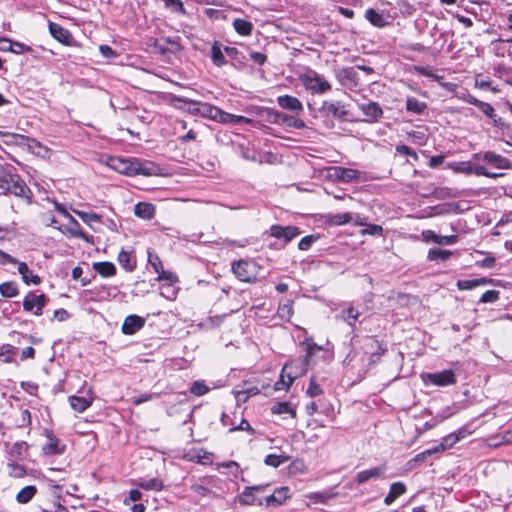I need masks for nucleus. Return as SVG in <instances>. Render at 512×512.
<instances>
[{
	"label": "nucleus",
	"mask_w": 512,
	"mask_h": 512,
	"mask_svg": "<svg viewBox=\"0 0 512 512\" xmlns=\"http://www.w3.org/2000/svg\"><path fill=\"white\" fill-rule=\"evenodd\" d=\"M10 164L0 163V189L3 195H14L23 198L27 204L33 201V193L22 177L14 172Z\"/></svg>",
	"instance_id": "f257e3e1"
},
{
	"label": "nucleus",
	"mask_w": 512,
	"mask_h": 512,
	"mask_svg": "<svg viewBox=\"0 0 512 512\" xmlns=\"http://www.w3.org/2000/svg\"><path fill=\"white\" fill-rule=\"evenodd\" d=\"M305 351L303 360H291L283 366L281 379L275 384L276 390L282 389L280 385L288 388L297 377L306 373L307 368L313 364L312 358L316 353L308 346H305Z\"/></svg>",
	"instance_id": "f03ea898"
},
{
	"label": "nucleus",
	"mask_w": 512,
	"mask_h": 512,
	"mask_svg": "<svg viewBox=\"0 0 512 512\" xmlns=\"http://www.w3.org/2000/svg\"><path fill=\"white\" fill-rule=\"evenodd\" d=\"M204 112L203 114L207 115L210 119L228 124V123H234V124H249L251 123V119L247 118L245 116L241 115H234L228 112L223 111L222 109L209 105L204 104L203 105Z\"/></svg>",
	"instance_id": "7ed1b4c3"
},
{
	"label": "nucleus",
	"mask_w": 512,
	"mask_h": 512,
	"mask_svg": "<svg viewBox=\"0 0 512 512\" xmlns=\"http://www.w3.org/2000/svg\"><path fill=\"white\" fill-rule=\"evenodd\" d=\"M301 81L307 90L317 94H323L331 89L330 83L316 71L303 75Z\"/></svg>",
	"instance_id": "20e7f679"
},
{
	"label": "nucleus",
	"mask_w": 512,
	"mask_h": 512,
	"mask_svg": "<svg viewBox=\"0 0 512 512\" xmlns=\"http://www.w3.org/2000/svg\"><path fill=\"white\" fill-rule=\"evenodd\" d=\"M319 111L325 117H332L342 122L348 121L349 111L340 101H324Z\"/></svg>",
	"instance_id": "39448f33"
},
{
	"label": "nucleus",
	"mask_w": 512,
	"mask_h": 512,
	"mask_svg": "<svg viewBox=\"0 0 512 512\" xmlns=\"http://www.w3.org/2000/svg\"><path fill=\"white\" fill-rule=\"evenodd\" d=\"M425 384L445 387L456 383V377L453 370H443L440 372L427 373L422 375Z\"/></svg>",
	"instance_id": "423d86ee"
},
{
	"label": "nucleus",
	"mask_w": 512,
	"mask_h": 512,
	"mask_svg": "<svg viewBox=\"0 0 512 512\" xmlns=\"http://www.w3.org/2000/svg\"><path fill=\"white\" fill-rule=\"evenodd\" d=\"M269 487V484H260L254 486L245 487L241 494L238 495V502L241 505L252 506V505H263L262 499L256 497V493H262Z\"/></svg>",
	"instance_id": "0eeeda50"
},
{
	"label": "nucleus",
	"mask_w": 512,
	"mask_h": 512,
	"mask_svg": "<svg viewBox=\"0 0 512 512\" xmlns=\"http://www.w3.org/2000/svg\"><path fill=\"white\" fill-rule=\"evenodd\" d=\"M48 298L45 294L36 295L29 292L23 299V309L27 312H32L36 316L43 314V309L46 306Z\"/></svg>",
	"instance_id": "6e6552de"
},
{
	"label": "nucleus",
	"mask_w": 512,
	"mask_h": 512,
	"mask_svg": "<svg viewBox=\"0 0 512 512\" xmlns=\"http://www.w3.org/2000/svg\"><path fill=\"white\" fill-rule=\"evenodd\" d=\"M232 271L242 282H252L256 279L255 266L252 262L246 260L234 261Z\"/></svg>",
	"instance_id": "1a4fd4ad"
},
{
	"label": "nucleus",
	"mask_w": 512,
	"mask_h": 512,
	"mask_svg": "<svg viewBox=\"0 0 512 512\" xmlns=\"http://www.w3.org/2000/svg\"><path fill=\"white\" fill-rule=\"evenodd\" d=\"M359 109L365 115V122L376 123L383 117V109L378 102L369 101L368 103L358 104Z\"/></svg>",
	"instance_id": "9d476101"
},
{
	"label": "nucleus",
	"mask_w": 512,
	"mask_h": 512,
	"mask_svg": "<svg viewBox=\"0 0 512 512\" xmlns=\"http://www.w3.org/2000/svg\"><path fill=\"white\" fill-rule=\"evenodd\" d=\"M301 234V230L296 226L272 225L270 227V235L277 239H283L286 243L293 240Z\"/></svg>",
	"instance_id": "9b49d317"
},
{
	"label": "nucleus",
	"mask_w": 512,
	"mask_h": 512,
	"mask_svg": "<svg viewBox=\"0 0 512 512\" xmlns=\"http://www.w3.org/2000/svg\"><path fill=\"white\" fill-rule=\"evenodd\" d=\"M133 165V176H156L161 173L160 166L151 161L134 159Z\"/></svg>",
	"instance_id": "f8f14e48"
},
{
	"label": "nucleus",
	"mask_w": 512,
	"mask_h": 512,
	"mask_svg": "<svg viewBox=\"0 0 512 512\" xmlns=\"http://www.w3.org/2000/svg\"><path fill=\"white\" fill-rule=\"evenodd\" d=\"M277 104L281 109L290 111L296 115H301L304 111L302 102L297 97L288 94L278 96Z\"/></svg>",
	"instance_id": "ddd939ff"
},
{
	"label": "nucleus",
	"mask_w": 512,
	"mask_h": 512,
	"mask_svg": "<svg viewBox=\"0 0 512 512\" xmlns=\"http://www.w3.org/2000/svg\"><path fill=\"white\" fill-rule=\"evenodd\" d=\"M134 159H124L120 157H110L107 165L120 174L133 176Z\"/></svg>",
	"instance_id": "4468645a"
},
{
	"label": "nucleus",
	"mask_w": 512,
	"mask_h": 512,
	"mask_svg": "<svg viewBox=\"0 0 512 512\" xmlns=\"http://www.w3.org/2000/svg\"><path fill=\"white\" fill-rule=\"evenodd\" d=\"M329 175L344 183H350L359 179V172L357 170L340 166L332 167Z\"/></svg>",
	"instance_id": "2eb2a0df"
},
{
	"label": "nucleus",
	"mask_w": 512,
	"mask_h": 512,
	"mask_svg": "<svg viewBox=\"0 0 512 512\" xmlns=\"http://www.w3.org/2000/svg\"><path fill=\"white\" fill-rule=\"evenodd\" d=\"M386 471H387V465L386 464H382V465L377 466V467H373V468H370V469L362 470V471L357 473V475H356V482L359 485H361V484H364V483L368 482L371 479L382 478V477L385 476Z\"/></svg>",
	"instance_id": "dca6fc26"
},
{
	"label": "nucleus",
	"mask_w": 512,
	"mask_h": 512,
	"mask_svg": "<svg viewBox=\"0 0 512 512\" xmlns=\"http://www.w3.org/2000/svg\"><path fill=\"white\" fill-rule=\"evenodd\" d=\"M48 28L51 36L64 45H70L73 37L70 31L58 23L49 21Z\"/></svg>",
	"instance_id": "f3484780"
},
{
	"label": "nucleus",
	"mask_w": 512,
	"mask_h": 512,
	"mask_svg": "<svg viewBox=\"0 0 512 512\" xmlns=\"http://www.w3.org/2000/svg\"><path fill=\"white\" fill-rule=\"evenodd\" d=\"M482 160L492 164L494 167L498 169H511L512 161L506 157H503L500 154H497L493 151H486L483 153Z\"/></svg>",
	"instance_id": "a211bd4d"
},
{
	"label": "nucleus",
	"mask_w": 512,
	"mask_h": 512,
	"mask_svg": "<svg viewBox=\"0 0 512 512\" xmlns=\"http://www.w3.org/2000/svg\"><path fill=\"white\" fill-rule=\"evenodd\" d=\"M145 325V319L138 315H129L122 324V332L125 335H133Z\"/></svg>",
	"instance_id": "6ab92c4d"
},
{
	"label": "nucleus",
	"mask_w": 512,
	"mask_h": 512,
	"mask_svg": "<svg viewBox=\"0 0 512 512\" xmlns=\"http://www.w3.org/2000/svg\"><path fill=\"white\" fill-rule=\"evenodd\" d=\"M337 77L342 85L349 87L359 85V75L354 67H344L340 69Z\"/></svg>",
	"instance_id": "aec40b11"
},
{
	"label": "nucleus",
	"mask_w": 512,
	"mask_h": 512,
	"mask_svg": "<svg viewBox=\"0 0 512 512\" xmlns=\"http://www.w3.org/2000/svg\"><path fill=\"white\" fill-rule=\"evenodd\" d=\"M366 353H369L370 356L368 358L369 364H375L376 359L382 356L386 352V348L382 346V344L373 337H368L365 343Z\"/></svg>",
	"instance_id": "412c9836"
},
{
	"label": "nucleus",
	"mask_w": 512,
	"mask_h": 512,
	"mask_svg": "<svg viewBox=\"0 0 512 512\" xmlns=\"http://www.w3.org/2000/svg\"><path fill=\"white\" fill-rule=\"evenodd\" d=\"M289 497V488L282 486L275 489L271 495L265 497V505L267 507H277L282 505Z\"/></svg>",
	"instance_id": "4be33fe9"
},
{
	"label": "nucleus",
	"mask_w": 512,
	"mask_h": 512,
	"mask_svg": "<svg viewBox=\"0 0 512 512\" xmlns=\"http://www.w3.org/2000/svg\"><path fill=\"white\" fill-rule=\"evenodd\" d=\"M422 236L426 242H433L439 245H452L458 241V235L441 236L432 230H424Z\"/></svg>",
	"instance_id": "5701e85b"
},
{
	"label": "nucleus",
	"mask_w": 512,
	"mask_h": 512,
	"mask_svg": "<svg viewBox=\"0 0 512 512\" xmlns=\"http://www.w3.org/2000/svg\"><path fill=\"white\" fill-rule=\"evenodd\" d=\"M48 442L43 446L42 451L46 455H59L65 450V445H60V440L54 436L52 431H47Z\"/></svg>",
	"instance_id": "b1692460"
},
{
	"label": "nucleus",
	"mask_w": 512,
	"mask_h": 512,
	"mask_svg": "<svg viewBox=\"0 0 512 512\" xmlns=\"http://www.w3.org/2000/svg\"><path fill=\"white\" fill-rule=\"evenodd\" d=\"M407 487L403 482H394L390 485L388 494L384 498V503L390 506L398 497L405 494Z\"/></svg>",
	"instance_id": "393cba45"
},
{
	"label": "nucleus",
	"mask_w": 512,
	"mask_h": 512,
	"mask_svg": "<svg viewBox=\"0 0 512 512\" xmlns=\"http://www.w3.org/2000/svg\"><path fill=\"white\" fill-rule=\"evenodd\" d=\"M478 109L492 120L494 126L499 128H503L505 126V122L501 117L497 116L495 109L491 104L482 101Z\"/></svg>",
	"instance_id": "a878e982"
},
{
	"label": "nucleus",
	"mask_w": 512,
	"mask_h": 512,
	"mask_svg": "<svg viewBox=\"0 0 512 512\" xmlns=\"http://www.w3.org/2000/svg\"><path fill=\"white\" fill-rule=\"evenodd\" d=\"M134 213L139 218L150 220L155 215V207L151 203L139 202L134 207Z\"/></svg>",
	"instance_id": "bb28decb"
},
{
	"label": "nucleus",
	"mask_w": 512,
	"mask_h": 512,
	"mask_svg": "<svg viewBox=\"0 0 512 512\" xmlns=\"http://www.w3.org/2000/svg\"><path fill=\"white\" fill-rule=\"evenodd\" d=\"M18 272L21 274L23 282L27 285L30 283L34 285L41 283V278L38 275H34L25 262L18 263Z\"/></svg>",
	"instance_id": "cd10ccee"
},
{
	"label": "nucleus",
	"mask_w": 512,
	"mask_h": 512,
	"mask_svg": "<svg viewBox=\"0 0 512 512\" xmlns=\"http://www.w3.org/2000/svg\"><path fill=\"white\" fill-rule=\"evenodd\" d=\"M28 449V445L24 441L15 442L7 451V461L17 462L22 459L23 451Z\"/></svg>",
	"instance_id": "c85d7f7f"
},
{
	"label": "nucleus",
	"mask_w": 512,
	"mask_h": 512,
	"mask_svg": "<svg viewBox=\"0 0 512 512\" xmlns=\"http://www.w3.org/2000/svg\"><path fill=\"white\" fill-rule=\"evenodd\" d=\"M0 43H7L8 48H1L2 51H10L15 54H23L32 51V48L25 43L11 41L9 39L3 38L0 39Z\"/></svg>",
	"instance_id": "c756f323"
},
{
	"label": "nucleus",
	"mask_w": 512,
	"mask_h": 512,
	"mask_svg": "<svg viewBox=\"0 0 512 512\" xmlns=\"http://www.w3.org/2000/svg\"><path fill=\"white\" fill-rule=\"evenodd\" d=\"M365 18L375 27L383 28L389 24L386 18L373 8L365 11Z\"/></svg>",
	"instance_id": "7c9ffc66"
},
{
	"label": "nucleus",
	"mask_w": 512,
	"mask_h": 512,
	"mask_svg": "<svg viewBox=\"0 0 512 512\" xmlns=\"http://www.w3.org/2000/svg\"><path fill=\"white\" fill-rule=\"evenodd\" d=\"M69 403L71 408L79 413L84 412L88 407L92 404V399L86 398L84 396H76L72 395L69 397Z\"/></svg>",
	"instance_id": "2f4dec72"
},
{
	"label": "nucleus",
	"mask_w": 512,
	"mask_h": 512,
	"mask_svg": "<svg viewBox=\"0 0 512 512\" xmlns=\"http://www.w3.org/2000/svg\"><path fill=\"white\" fill-rule=\"evenodd\" d=\"M490 282H491V280L487 279L485 277L476 278V279L458 280L457 287L459 290H472L478 286L486 285Z\"/></svg>",
	"instance_id": "473e14b6"
},
{
	"label": "nucleus",
	"mask_w": 512,
	"mask_h": 512,
	"mask_svg": "<svg viewBox=\"0 0 512 512\" xmlns=\"http://www.w3.org/2000/svg\"><path fill=\"white\" fill-rule=\"evenodd\" d=\"M93 269L103 277H111L116 274V267L112 262H95Z\"/></svg>",
	"instance_id": "72a5a7b5"
},
{
	"label": "nucleus",
	"mask_w": 512,
	"mask_h": 512,
	"mask_svg": "<svg viewBox=\"0 0 512 512\" xmlns=\"http://www.w3.org/2000/svg\"><path fill=\"white\" fill-rule=\"evenodd\" d=\"M360 313L354 307H349L340 312L337 317L345 321L352 329H354L356 321L358 320Z\"/></svg>",
	"instance_id": "f704fd0d"
},
{
	"label": "nucleus",
	"mask_w": 512,
	"mask_h": 512,
	"mask_svg": "<svg viewBox=\"0 0 512 512\" xmlns=\"http://www.w3.org/2000/svg\"><path fill=\"white\" fill-rule=\"evenodd\" d=\"M117 259L121 267L127 272H132L136 269V261L132 259L130 252L121 250Z\"/></svg>",
	"instance_id": "c9c22d12"
},
{
	"label": "nucleus",
	"mask_w": 512,
	"mask_h": 512,
	"mask_svg": "<svg viewBox=\"0 0 512 512\" xmlns=\"http://www.w3.org/2000/svg\"><path fill=\"white\" fill-rule=\"evenodd\" d=\"M427 109V104L425 102L419 101L415 97H407L406 99V110L416 115H420L424 113Z\"/></svg>",
	"instance_id": "e433bc0d"
},
{
	"label": "nucleus",
	"mask_w": 512,
	"mask_h": 512,
	"mask_svg": "<svg viewBox=\"0 0 512 512\" xmlns=\"http://www.w3.org/2000/svg\"><path fill=\"white\" fill-rule=\"evenodd\" d=\"M233 27L239 35L248 36L252 32L253 24L249 20L236 18L233 21Z\"/></svg>",
	"instance_id": "4c0bfd02"
},
{
	"label": "nucleus",
	"mask_w": 512,
	"mask_h": 512,
	"mask_svg": "<svg viewBox=\"0 0 512 512\" xmlns=\"http://www.w3.org/2000/svg\"><path fill=\"white\" fill-rule=\"evenodd\" d=\"M211 59L215 66L222 67L226 64L225 56L221 50L219 42L215 41L211 47Z\"/></svg>",
	"instance_id": "58836bf2"
},
{
	"label": "nucleus",
	"mask_w": 512,
	"mask_h": 512,
	"mask_svg": "<svg viewBox=\"0 0 512 512\" xmlns=\"http://www.w3.org/2000/svg\"><path fill=\"white\" fill-rule=\"evenodd\" d=\"M37 488L34 485H28L22 488L16 495V500L20 504L28 503L36 494Z\"/></svg>",
	"instance_id": "ea45409f"
},
{
	"label": "nucleus",
	"mask_w": 512,
	"mask_h": 512,
	"mask_svg": "<svg viewBox=\"0 0 512 512\" xmlns=\"http://www.w3.org/2000/svg\"><path fill=\"white\" fill-rule=\"evenodd\" d=\"M451 255H452V252L450 250L432 248L428 251L427 259L429 261L445 262L450 258Z\"/></svg>",
	"instance_id": "a19ab883"
},
{
	"label": "nucleus",
	"mask_w": 512,
	"mask_h": 512,
	"mask_svg": "<svg viewBox=\"0 0 512 512\" xmlns=\"http://www.w3.org/2000/svg\"><path fill=\"white\" fill-rule=\"evenodd\" d=\"M19 293L18 286L15 282L8 281L0 284V294L6 298H12Z\"/></svg>",
	"instance_id": "79ce46f5"
},
{
	"label": "nucleus",
	"mask_w": 512,
	"mask_h": 512,
	"mask_svg": "<svg viewBox=\"0 0 512 512\" xmlns=\"http://www.w3.org/2000/svg\"><path fill=\"white\" fill-rule=\"evenodd\" d=\"M271 412L276 415L290 414L292 417H296V411L293 409L288 402H277L271 407Z\"/></svg>",
	"instance_id": "37998d69"
},
{
	"label": "nucleus",
	"mask_w": 512,
	"mask_h": 512,
	"mask_svg": "<svg viewBox=\"0 0 512 512\" xmlns=\"http://www.w3.org/2000/svg\"><path fill=\"white\" fill-rule=\"evenodd\" d=\"M137 485L144 490L160 491L163 489V482L158 478H152L149 480H141Z\"/></svg>",
	"instance_id": "c03bdc74"
},
{
	"label": "nucleus",
	"mask_w": 512,
	"mask_h": 512,
	"mask_svg": "<svg viewBox=\"0 0 512 512\" xmlns=\"http://www.w3.org/2000/svg\"><path fill=\"white\" fill-rule=\"evenodd\" d=\"M289 459L290 457L287 455L268 454L264 459V463L268 466L277 468L289 461Z\"/></svg>",
	"instance_id": "a18cd8bd"
},
{
	"label": "nucleus",
	"mask_w": 512,
	"mask_h": 512,
	"mask_svg": "<svg viewBox=\"0 0 512 512\" xmlns=\"http://www.w3.org/2000/svg\"><path fill=\"white\" fill-rule=\"evenodd\" d=\"M457 443V436L454 435L453 433H450L446 436H444L442 439H441V442L435 446V448L437 449V452H443L447 449H450L452 448L455 444Z\"/></svg>",
	"instance_id": "49530a36"
},
{
	"label": "nucleus",
	"mask_w": 512,
	"mask_h": 512,
	"mask_svg": "<svg viewBox=\"0 0 512 512\" xmlns=\"http://www.w3.org/2000/svg\"><path fill=\"white\" fill-rule=\"evenodd\" d=\"M277 313L281 319L289 320L293 315L292 302L290 300H286L284 303H280Z\"/></svg>",
	"instance_id": "de8ad7c7"
},
{
	"label": "nucleus",
	"mask_w": 512,
	"mask_h": 512,
	"mask_svg": "<svg viewBox=\"0 0 512 512\" xmlns=\"http://www.w3.org/2000/svg\"><path fill=\"white\" fill-rule=\"evenodd\" d=\"M9 476L13 478H23L26 475V469L24 466L17 462L8 461Z\"/></svg>",
	"instance_id": "09e8293b"
},
{
	"label": "nucleus",
	"mask_w": 512,
	"mask_h": 512,
	"mask_svg": "<svg viewBox=\"0 0 512 512\" xmlns=\"http://www.w3.org/2000/svg\"><path fill=\"white\" fill-rule=\"evenodd\" d=\"M209 387L204 381H194L190 386V392L195 396H203L209 392Z\"/></svg>",
	"instance_id": "8fccbe9b"
},
{
	"label": "nucleus",
	"mask_w": 512,
	"mask_h": 512,
	"mask_svg": "<svg viewBox=\"0 0 512 512\" xmlns=\"http://www.w3.org/2000/svg\"><path fill=\"white\" fill-rule=\"evenodd\" d=\"M280 113L279 111L277 110H274V109H271V108H264L261 112V116L269 123H272V124H278L279 123V118L278 116H280Z\"/></svg>",
	"instance_id": "3c124183"
},
{
	"label": "nucleus",
	"mask_w": 512,
	"mask_h": 512,
	"mask_svg": "<svg viewBox=\"0 0 512 512\" xmlns=\"http://www.w3.org/2000/svg\"><path fill=\"white\" fill-rule=\"evenodd\" d=\"M17 348L10 344L0 346V360L9 363L12 361L11 355L16 352Z\"/></svg>",
	"instance_id": "603ef678"
},
{
	"label": "nucleus",
	"mask_w": 512,
	"mask_h": 512,
	"mask_svg": "<svg viewBox=\"0 0 512 512\" xmlns=\"http://www.w3.org/2000/svg\"><path fill=\"white\" fill-rule=\"evenodd\" d=\"M147 254H148V263L153 267V269L156 273H158L159 271L164 269L162 261L156 253H154L152 250L149 249L147 251Z\"/></svg>",
	"instance_id": "864d4df0"
},
{
	"label": "nucleus",
	"mask_w": 512,
	"mask_h": 512,
	"mask_svg": "<svg viewBox=\"0 0 512 512\" xmlns=\"http://www.w3.org/2000/svg\"><path fill=\"white\" fill-rule=\"evenodd\" d=\"M318 239H319L318 235H307L299 241L298 248L302 251H307L312 247L313 243H315Z\"/></svg>",
	"instance_id": "5fc2aeb1"
},
{
	"label": "nucleus",
	"mask_w": 512,
	"mask_h": 512,
	"mask_svg": "<svg viewBox=\"0 0 512 512\" xmlns=\"http://www.w3.org/2000/svg\"><path fill=\"white\" fill-rule=\"evenodd\" d=\"M76 214L81 218V220L90 225L93 222H100L101 216L96 213L84 212V211H76Z\"/></svg>",
	"instance_id": "6e6d98bb"
},
{
	"label": "nucleus",
	"mask_w": 512,
	"mask_h": 512,
	"mask_svg": "<svg viewBox=\"0 0 512 512\" xmlns=\"http://www.w3.org/2000/svg\"><path fill=\"white\" fill-rule=\"evenodd\" d=\"M157 274H158V277H157L158 281H167L169 284H174V283H177L179 280L178 276L175 273H173L171 271H166L164 269L159 271Z\"/></svg>",
	"instance_id": "4d7b16f0"
},
{
	"label": "nucleus",
	"mask_w": 512,
	"mask_h": 512,
	"mask_svg": "<svg viewBox=\"0 0 512 512\" xmlns=\"http://www.w3.org/2000/svg\"><path fill=\"white\" fill-rule=\"evenodd\" d=\"M500 292L498 290H487L480 297V303H494L499 299Z\"/></svg>",
	"instance_id": "13d9d810"
},
{
	"label": "nucleus",
	"mask_w": 512,
	"mask_h": 512,
	"mask_svg": "<svg viewBox=\"0 0 512 512\" xmlns=\"http://www.w3.org/2000/svg\"><path fill=\"white\" fill-rule=\"evenodd\" d=\"M322 392H323V389L316 382L315 378L312 377L310 379V383H309L308 389L306 391L307 395L310 396V397H317V396L321 395Z\"/></svg>",
	"instance_id": "bf43d9fd"
},
{
	"label": "nucleus",
	"mask_w": 512,
	"mask_h": 512,
	"mask_svg": "<svg viewBox=\"0 0 512 512\" xmlns=\"http://www.w3.org/2000/svg\"><path fill=\"white\" fill-rule=\"evenodd\" d=\"M352 220L350 213H338L331 217V223L334 225L347 224Z\"/></svg>",
	"instance_id": "052dcab7"
},
{
	"label": "nucleus",
	"mask_w": 512,
	"mask_h": 512,
	"mask_svg": "<svg viewBox=\"0 0 512 512\" xmlns=\"http://www.w3.org/2000/svg\"><path fill=\"white\" fill-rule=\"evenodd\" d=\"M436 453H438V452L435 447L426 449V450L416 454L415 457L409 461V463L411 464L412 462H422V461L426 460L428 457H430Z\"/></svg>",
	"instance_id": "680f3d73"
},
{
	"label": "nucleus",
	"mask_w": 512,
	"mask_h": 512,
	"mask_svg": "<svg viewBox=\"0 0 512 512\" xmlns=\"http://www.w3.org/2000/svg\"><path fill=\"white\" fill-rule=\"evenodd\" d=\"M395 150L398 154L410 156L414 161H418L419 159L416 151L407 145H397Z\"/></svg>",
	"instance_id": "e2e57ef3"
},
{
	"label": "nucleus",
	"mask_w": 512,
	"mask_h": 512,
	"mask_svg": "<svg viewBox=\"0 0 512 512\" xmlns=\"http://www.w3.org/2000/svg\"><path fill=\"white\" fill-rule=\"evenodd\" d=\"M166 7L171 8L174 12L185 13V8L181 0H163Z\"/></svg>",
	"instance_id": "0e129e2a"
},
{
	"label": "nucleus",
	"mask_w": 512,
	"mask_h": 512,
	"mask_svg": "<svg viewBox=\"0 0 512 512\" xmlns=\"http://www.w3.org/2000/svg\"><path fill=\"white\" fill-rule=\"evenodd\" d=\"M383 233V228L380 225L377 224H370L365 229L361 230V234L365 235H373V236H380Z\"/></svg>",
	"instance_id": "69168bd1"
},
{
	"label": "nucleus",
	"mask_w": 512,
	"mask_h": 512,
	"mask_svg": "<svg viewBox=\"0 0 512 512\" xmlns=\"http://www.w3.org/2000/svg\"><path fill=\"white\" fill-rule=\"evenodd\" d=\"M237 430L247 431L252 435L255 433V430L253 429V427L250 425V423L246 419H242L239 425L234 426L229 429L230 432L237 431Z\"/></svg>",
	"instance_id": "338daca9"
},
{
	"label": "nucleus",
	"mask_w": 512,
	"mask_h": 512,
	"mask_svg": "<svg viewBox=\"0 0 512 512\" xmlns=\"http://www.w3.org/2000/svg\"><path fill=\"white\" fill-rule=\"evenodd\" d=\"M455 172H460L464 174H472V165L470 162H460L455 167H453Z\"/></svg>",
	"instance_id": "774afa93"
}]
</instances>
